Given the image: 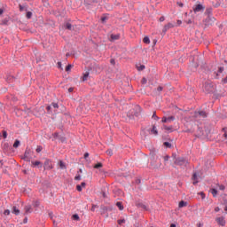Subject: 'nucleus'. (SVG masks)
<instances>
[{
	"instance_id": "obj_6",
	"label": "nucleus",
	"mask_w": 227,
	"mask_h": 227,
	"mask_svg": "<svg viewBox=\"0 0 227 227\" xmlns=\"http://www.w3.org/2000/svg\"><path fill=\"white\" fill-rule=\"evenodd\" d=\"M151 166L154 168V169H159V168H160L161 163H160V160H159V157L157 156V159L151 160Z\"/></svg>"
},
{
	"instance_id": "obj_26",
	"label": "nucleus",
	"mask_w": 227,
	"mask_h": 227,
	"mask_svg": "<svg viewBox=\"0 0 227 227\" xmlns=\"http://www.w3.org/2000/svg\"><path fill=\"white\" fill-rule=\"evenodd\" d=\"M212 7L207 8L205 12V15H207V17H212Z\"/></svg>"
},
{
	"instance_id": "obj_29",
	"label": "nucleus",
	"mask_w": 227,
	"mask_h": 227,
	"mask_svg": "<svg viewBox=\"0 0 227 227\" xmlns=\"http://www.w3.org/2000/svg\"><path fill=\"white\" fill-rule=\"evenodd\" d=\"M59 166L60 169H67V165H65V162H63V160H59Z\"/></svg>"
},
{
	"instance_id": "obj_54",
	"label": "nucleus",
	"mask_w": 227,
	"mask_h": 227,
	"mask_svg": "<svg viewBox=\"0 0 227 227\" xmlns=\"http://www.w3.org/2000/svg\"><path fill=\"white\" fill-rule=\"evenodd\" d=\"M106 20H107V17H106V16L101 17V22H102V24H105Z\"/></svg>"
},
{
	"instance_id": "obj_17",
	"label": "nucleus",
	"mask_w": 227,
	"mask_h": 227,
	"mask_svg": "<svg viewBox=\"0 0 227 227\" xmlns=\"http://www.w3.org/2000/svg\"><path fill=\"white\" fill-rule=\"evenodd\" d=\"M10 22V17H6L5 19L0 21V26H8Z\"/></svg>"
},
{
	"instance_id": "obj_37",
	"label": "nucleus",
	"mask_w": 227,
	"mask_h": 227,
	"mask_svg": "<svg viewBox=\"0 0 227 227\" xmlns=\"http://www.w3.org/2000/svg\"><path fill=\"white\" fill-rule=\"evenodd\" d=\"M163 145L166 147V148H171L173 146V145H171V143L169 142H164L163 143Z\"/></svg>"
},
{
	"instance_id": "obj_57",
	"label": "nucleus",
	"mask_w": 227,
	"mask_h": 227,
	"mask_svg": "<svg viewBox=\"0 0 227 227\" xmlns=\"http://www.w3.org/2000/svg\"><path fill=\"white\" fill-rule=\"evenodd\" d=\"M106 153H107V155H109L110 157H112V155H113V151H112L111 149H108V150L106 151Z\"/></svg>"
},
{
	"instance_id": "obj_34",
	"label": "nucleus",
	"mask_w": 227,
	"mask_h": 227,
	"mask_svg": "<svg viewBox=\"0 0 227 227\" xmlns=\"http://www.w3.org/2000/svg\"><path fill=\"white\" fill-rule=\"evenodd\" d=\"M102 162H98L97 164L94 165L95 169H100V168H103Z\"/></svg>"
},
{
	"instance_id": "obj_49",
	"label": "nucleus",
	"mask_w": 227,
	"mask_h": 227,
	"mask_svg": "<svg viewBox=\"0 0 227 227\" xmlns=\"http://www.w3.org/2000/svg\"><path fill=\"white\" fill-rule=\"evenodd\" d=\"M27 19H31V17H33V12H27L26 14Z\"/></svg>"
},
{
	"instance_id": "obj_15",
	"label": "nucleus",
	"mask_w": 227,
	"mask_h": 227,
	"mask_svg": "<svg viewBox=\"0 0 227 227\" xmlns=\"http://www.w3.org/2000/svg\"><path fill=\"white\" fill-rule=\"evenodd\" d=\"M3 150L4 152H10V150H12V145L9 143H4L3 145Z\"/></svg>"
},
{
	"instance_id": "obj_30",
	"label": "nucleus",
	"mask_w": 227,
	"mask_h": 227,
	"mask_svg": "<svg viewBox=\"0 0 227 227\" xmlns=\"http://www.w3.org/2000/svg\"><path fill=\"white\" fill-rule=\"evenodd\" d=\"M6 81L10 84V82H13V81H15V77L12 75H8L6 78Z\"/></svg>"
},
{
	"instance_id": "obj_48",
	"label": "nucleus",
	"mask_w": 227,
	"mask_h": 227,
	"mask_svg": "<svg viewBox=\"0 0 227 227\" xmlns=\"http://www.w3.org/2000/svg\"><path fill=\"white\" fill-rule=\"evenodd\" d=\"M46 109H47L49 114H51V113H52V106H51V105L48 106L46 107Z\"/></svg>"
},
{
	"instance_id": "obj_8",
	"label": "nucleus",
	"mask_w": 227,
	"mask_h": 227,
	"mask_svg": "<svg viewBox=\"0 0 227 227\" xmlns=\"http://www.w3.org/2000/svg\"><path fill=\"white\" fill-rule=\"evenodd\" d=\"M29 153H31V149H26L24 157H21V159H23V160H26L27 162H30L31 158H29Z\"/></svg>"
},
{
	"instance_id": "obj_3",
	"label": "nucleus",
	"mask_w": 227,
	"mask_h": 227,
	"mask_svg": "<svg viewBox=\"0 0 227 227\" xmlns=\"http://www.w3.org/2000/svg\"><path fill=\"white\" fill-rule=\"evenodd\" d=\"M174 164H176V166L186 168L187 164H189V161L184 157H178L177 159H176V160H174Z\"/></svg>"
},
{
	"instance_id": "obj_5",
	"label": "nucleus",
	"mask_w": 227,
	"mask_h": 227,
	"mask_svg": "<svg viewBox=\"0 0 227 227\" xmlns=\"http://www.w3.org/2000/svg\"><path fill=\"white\" fill-rule=\"evenodd\" d=\"M204 22V26H205V28L212 26L214 24V22H215V18L212 17V16H207V19H205L203 20Z\"/></svg>"
},
{
	"instance_id": "obj_16",
	"label": "nucleus",
	"mask_w": 227,
	"mask_h": 227,
	"mask_svg": "<svg viewBox=\"0 0 227 227\" xmlns=\"http://www.w3.org/2000/svg\"><path fill=\"white\" fill-rule=\"evenodd\" d=\"M149 132L154 136H159V130H157V127L155 125H153V128L149 129Z\"/></svg>"
},
{
	"instance_id": "obj_61",
	"label": "nucleus",
	"mask_w": 227,
	"mask_h": 227,
	"mask_svg": "<svg viewBox=\"0 0 227 227\" xmlns=\"http://www.w3.org/2000/svg\"><path fill=\"white\" fill-rule=\"evenodd\" d=\"M223 130L224 132L223 137H225V139H227V133H226L227 128H223Z\"/></svg>"
},
{
	"instance_id": "obj_40",
	"label": "nucleus",
	"mask_w": 227,
	"mask_h": 227,
	"mask_svg": "<svg viewBox=\"0 0 227 227\" xmlns=\"http://www.w3.org/2000/svg\"><path fill=\"white\" fill-rule=\"evenodd\" d=\"M152 118H153V120H155L156 121H159V120H160L159 116H157L156 112H153V114Z\"/></svg>"
},
{
	"instance_id": "obj_2",
	"label": "nucleus",
	"mask_w": 227,
	"mask_h": 227,
	"mask_svg": "<svg viewBox=\"0 0 227 227\" xmlns=\"http://www.w3.org/2000/svg\"><path fill=\"white\" fill-rule=\"evenodd\" d=\"M141 106L137 105L133 109L129 110L127 114V116L129 120H134V117L137 118L141 114Z\"/></svg>"
},
{
	"instance_id": "obj_9",
	"label": "nucleus",
	"mask_w": 227,
	"mask_h": 227,
	"mask_svg": "<svg viewBox=\"0 0 227 227\" xmlns=\"http://www.w3.org/2000/svg\"><path fill=\"white\" fill-rule=\"evenodd\" d=\"M98 3V0H84V5L86 8H91L93 6V4Z\"/></svg>"
},
{
	"instance_id": "obj_58",
	"label": "nucleus",
	"mask_w": 227,
	"mask_h": 227,
	"mask_svg": "<svg viewBox=\"0 0 227 227\" xmlns=\"http://www.w3.org/2000/svg\"><path fill=\"white\" fill-rule=\"evenodd\" d=\"M146 82H148V80H146L145 77L142 78L141 83L142 84H146Z\"/></svg>"
},
{
	"instance_id": "obj_62",
	"label": "nucleus",
	"mask_w": 227,
	"mask_h": 227,
	"mask_svg": "<svg viewBox=\"0 0 227 227\" xmlns=\"http://www.w3.org/2000/svg\"><path fill=\"white\" fill-rule=\"evenodd\" d=\"M172 158L174 159V160H176V159H178V157H176V153H172Z\"/></svg>"
},
{
	"instance_id": "obj_14",
	"label": "nucleus",
	"mask_w": 227,
	"mask_h": 227,
	"mask_svg": "<svg viewBox=\"0 0 227 227\" xmlns=\"http://www.w3.org/2000/svg\"><path fill=\"white\" fill-rule=\"evenodd\" d=\"M215 221L219 224V226H224V224H226V221L224 220V216L217 217L215 219Z\"/></svg>"
},
{
	"instance_id": "obj_18",
	"label": "nucleus",
	"mask_w": 227,
	"mask_h": 227,
	"mask_svg": "<svg viewBox=\"0 0 227 227\" xmlns=\"http://www.w3.org/2000/svg\"><path fill=\"white\" fill-rule=\"evenodd\" d=\"M151 160H155L157 159V153H155V149H152L150 152Z\"/></svg>"
},
{
	"instance_id": "obj_22",
	"label": "nucleus",
	"mask_w": 227,
	"mask_h": 227,
	"mask_svg": "<svg viewBox=\"0 0 227 227\" xmlns=\"http://www.w3.org/2000/svg\"><path fill=\"white\" fill-rule=\"evenodd\" d=\"M31 212H32L31 206H26L25 207V213L23 214V215H27L28 214H31Z\"/></svg>"
},
{
	"instance_id": "obj_38",
	"label": "nucleus",
	"mask_w": 227,
	"mask_h": 227,
	"mask_svg": "<svg viewBox=\"0 0 227 227\" xmlns=\"http://www.w3.org/2000/svg\"><path fill=\"white\" fill-rule=\"evenodd\" d=\"M145 68V65L137 66V70H138V72H142Z\"/></svg>"
},
{
	"instance_id": "obj_10",
	"label": "nucleus",
	"mask_w": 227,
	"mask_h": 227,
	"mask_svg": "<svg viewBox=\"0 0 227 227\" xmlns=\"http://www.w3.org/2000/svg\"><path fill=\"white\" fill-rule=\"evenodd\" d=\"M173 27H175V25H173V23H168L167 25L164 26V27L162 29V34L166 35L168 30L173 28Z\"/></svg>"
},
{
	"instance_id": "obj_35",
	"label": "nucleus",
	"mask_w": 227,
	"mask_h": 227,
	"mask_svg": "<svg viewBox=\"0 0 227 227\" xmlns=\"http://www.w3.org/2000/svg\"><path fill=\"white\" fill-rule=\"evenodd\" d=\"M211 193H212L213 197L215 198V196H217V189L212 188Z\"/></svg>"
},
{
	"instance_id": "obj_41",
	"label": "nucleus",
	"mask_w": 227,
	"mask_h": 227,
	"mask_svg": "<svg viewBox=\"0 0 227 227\" xmlns=\"http://www.w3.org/2000/svg\"><path fill=\"white\" fill-rule=\"evenodd\" d=\"M33 206L35 207V208H38V207H40V201L38 200L34 201Z\"/></svg>"
},
{
	"instance_id": "obj_46",
	"label": "nucleus",
	"mask_w": 227,
	"mask_h": 227,
	"mask_svg": "<svg viewBox=\"0 0 227 227\" xmlns=\"http://www.w3.org/2000/svg\"><path fill=\"white\" fill-rule=\"evenodd\" d=\"M42 150H43V147H42V145H38L37 148L35 149V152L37 153H40V152H42Z\"/></svg>"
},
{
	"instance_id": "obj_28",
	"label": "nucleus",
	"mask_w": 227,
	"mask_h": 227,
	"mask_svg": "<svg viewBox=\"0 0 227 227\" xmlns=\"http://www.w3.org/2000/svg\"><path fill=\"white\" fill-rule=\"evenodd\" d=\"M116 207H118L119 210H123L124 207H123V202L121 201H118L116 202Z\"/></svg>"
},
{
	"instance_id": "obj_45",
	"label": "nucleus",
	"mask_w": 227,
	"mask_h": 227,
	"mask_svg": "<svg viewBox=\"0 0 227 227\" xmlns=\"http://www.w3.org/2000/svg\"><path fill=\"white\" fill-rule=\"evenodd\" d=\"M72 64H68L67 67H66V72H70V70H72Z\"/></svg>"
},
{
	"instance_id": "obj_39",
	"label": "nucleus",
	"mask_w": 227,
	"mask_h": 227,
	"mask_svg": "<svg viewBox=\"0 0 227 227\" xmlns=\"http://www.w3.org/2000/svg\"><path fill=\"white\" fill-rule=\"evenodd\" d=\"M143 42L144 43H146V44L150 43V37L145 36L143 39Z\"/></svg>"
},
{
	"instance_id": "obj_56",
	"label": "nucleus",
	"mask_w": 227,
	"mask_h": 227,
	"mask_svg": "<svg viewBox=\"0 0 227 227\" xmlns=\"http://www.w3.org/2000/svg\"><path fill=\"white\" fill-rule=\"evenodd\" d=\"M223 72H224V67H220L218 68V74H223Z\"/></svg>"
},
{
	"instance_id": "obj_59",
	"label": "nucleus",
	"mask_w": 227,
	"mask_h": 227,
	"mask_svg": "<svg viewBox=\"0 0 227 227\" xmlns=\"http://www.w3.org/2000/svg\"><path fill=\"white\" fill-rule=\"evenodd\" d=\"M83 157H84L85 160L88 161V157H90V153H85Z\"/></svg>"
},
{
	"instance_id": "obj_42",
	"label": "nucleus",
	"mask_w": 227,
	"mask_h": 227,
	"mask_svg": "<svg viewBox=\"0 0 227 227\" xmlns=\"http://www.w3.org/2000/svg\"><path fill=\"white\" fill-rule=\"evenodd\" d=\"M59 140L60 143H65V141H67V137H65L63 136H59Z\"/></svg>"
},
{
	"instance_id": "obj_44",
	"label": "nucleus",
	"mask_w": 227,
	"mask_h": 227,
	"mask_svg": "<svg viewBox=\"0 0 227 227\" xmlns=\"http://www.w3.org/2000/svg\"><path fill=\"white\" fill-rule=\"evenodd\" d=\"M2 136H3L4 139H6V137H8V132H6V130H3Z\"/></svg>"
},
{
	"instance_id": "obj_50",
	"label": "nucleus",
	"mask_w": 227,
	"mask_h": 227,
	"mask_svg": "<svg viewBox=\"0 0 227 227\" xmlns=\"http://www.w3.org/2000/svg\"><path fill=\"white\" fill-rule=\"evenodd\" d=\"M76 190L78 191V192H82V186H81V184H77L76 185Z\"/></svg>"
},
{
	"instance_id": "obj_33",
	"label": "nucleus",
	"mask_w": 227,
	"mask_h": 227,
	"mask_svg": "<svg viewBox=\"0 0 227 227\" xmlns=\"http://www.w3.org/2000/svg\"><path fill=\"white\" fill-rule=\"evenodd\" d=\"M88 77H90V71L83 74L82 81H88Z\"/></svg>"
},
{
	"instance_id": "obj_51",
	"label": "nucleus",
	"mask_w": 227,
	"mask_h": 227,
	"mask_svg": "<svg viewBox=\"0 0 227 227\" xmlns=\"http://www.w3.org/2000/svg\"><path fill=\"white\" fill-rule=\"evenodd\" d=\"M117 223H118V224H120V226H121V224H124L125 219L118 220Z\"/></svg>"
},
{
	"instance_id": "obj_21",
	"label": "nucleus",
	"mask_w": 227,
	"mask_h": 227,
	"mask_svg": "<svg viewBox=\"0 0 227 227\" xmlns=\"http://www.w3.org/2000/svg\"><path fill=\"white\" fill-rule=\"evenodd\" d=\"M12 213L14 214V215H19L20 214V210L17 208V206H13Z\"/></svg>"
},
{
	"instance_id": "obj_32",
	"label": "nucleus",
	"mask_w": 227,
	"mask_h": 227,
	"mask_svg": "<svg viewBox=\"0 0 227 227\" xmlns=\"http://www.w3.org/2000/svg\"><path fill=\"white\" fill-rule=\"evenodd\" d=\"M73 221H81V217H79L78 214H74L72 215Z\"/></svg>"
},
{
	"instance_id": "obj_1",
	"label": "nucleus",
	"mask_w": 227,
	"mask_h": 227,
	"mask_svg": "<svg viewBox=\"0 0 227 227\" xmlns=\"http://www.w3.org/2000/svg\"><path fill=\"white\" fill-rule=\"evenodd\" d=\"M203 91L207 95L213 93V97L215 100H219L221 97H223V93L219 92V90L215 89V85L212 82H206L203 86Z\"/></svg>"
},
{
	"instance_id": "obj_52",
	"label": "nucleus",
	"mask_w": 227,
	"mask_h": 227,
	"mask_svg": "<svg viewBox=\"0 0 227 227\" xmlns=\"http://www.w3.org/2000/svg\"><path fill=\"white\" fill-rule=\"evenodd\" d=\"M10 214H11L10 209H5V210L4 211V215H10Z\"/></svg>"
},
{
	"instance_id": "obj_19",
	"label": "nucleus",
	"mask_w": 227,
	"mask_h": 227,
	"mask_svg": "<svg viewBox=\"0 0 227 227\" xmlns=\"http://www.w3.org/2000/svg\"><path fill=\"white\" fill-rule=\"evenodd\" d=\"M192 180H193V185H196L198 184V173L194 172L192 176Z\"/></svg>"
},
{
	"instance_id": "obj_25",
	"label": "nucleus",
	"mask_w": 227,
	"mask_h": 227,
	"mask_svg": "<svg viewBox=\"0 0 227 227\" xmlns=\"http://www.w3.org/2000/svg\"><path fill=\"white\" fill-rule=\"evenodd\" d=\"M33 166H35V168H42L43 164L42 161L39 160H35V161H32Z\"/></svg>"
},
{
	"instance_id": "obj_4",
	"label": "nucleus",
	"mask_w": 227,
	"mask_h": 227,
	"mask_svg": "<svg viewBox=\"0 0 227 227\" xmlns=\"http://www.w3.org/2000/svg\"><path fill=\"white\" fill-rule=\"evenodd\" d=\"M113 206H104L101 205L100 206V212H101V215H106V217H109V213L107 212H113Z\"/></svg>"
},
{
	"instance_id": "obj_23",
	"label": "nucleus",
	"mask_w": 227,
	"mask_h": 227,
	"mask_svg": "<svg viewBox=\"0 0 227 227\" xmlns=\"http://www.w3.org/2000/svg\"><path fill=\"white\" fill-rule=\"evenodd\" d=\"M137 207L138 208H143L144 210H146V211L149 210V209H148V207H146V205H145V204H143V203H141V202L137 203Z\"/></svg>"
},
{
	"instance_id": "obj_20",
	"label": "nucleus",
	"mask_w": 227,
	"mask_h": 227,
	"mask_svg": "<svg viewBox=\"0 0 227 227\" xmlns=\"http://www.w3.org/2000/svg\"><path fill=\"white\" fill-rule=\"evenodd\" d=\"M195 115L202 116V118H207V112L205 111L195 112Z\"/></svg>"
},
{
	"instance_id": "obj_60",
	"label": "nucleus",
	"mask_w": 227,
	"mask_h": 227,
	"mask_svg": "<svg viewBox=\"0 0 227 227\" xmlns=\"http://www.w3.org/2000/svg\"><path fill=\"white\" fill-rule=\"evenodd\" d=\"M57 66H58V68H59L60 70H63V67H62L61 62H58Z\"/></svg>"
},
{
	"instance_id": "obj_36",
	"label": "nucleus",
	"mask_w": 227,
	"mask_h": 227,
	"mask_svg": "<svg viewBox=\"0 0 227 227\" xmlns=\"http://www.w3.org/2000/svg\"><path fill=\"white\" fill-rule=\"evenodd\" d=\"M170 121H175V116L167 117V123H170Z\"/></svg>"
},
{
	"instance_id": "obj_7",
	"label": "nucleus",
	"mask_w": 227,
	"mask_h": 227,
	"mask_svg": "<svg viewBox=\"0 0 227 227\" xmlns=\"http://www.w3.org/2000/svg\"><path fill=\"white\" fill-rule=\"evenodd\" d=\"M194 13H198L200 12H205V6L201 4H196L193 8Z\"/></svg>"
},
{
	"instance_id": "obj_47",
	"label": "nucleus",
	"mask_w": 227,
	"mask_h": 227,
	"mask_svg": "<svg viewBox=\"0 0 227 227\" xmlns=\"http://www.w3.org/2000/svg\"><path fill=\"white\" fill-rule=\"evenodd\" d=\"M51 107H52L53 109H58V107H59V106L58 105V103H51Z\"/></svg>"
},
{
	"instance_id": "obj_43",
	"label": "nucleus",
	"mask_w": 227,
	"mask_h": 227,
	"mask_svg": "<svg viewBox=\"0 0 227 227\" xmlns=\"http://www.w3.org/2000/svg\"><path fill=\"white\" fill-rule=\"evenodd\" d=\"M163 129H164L165 130H170V131H172V130H173V126L168 127V126H167V125H163Z\"/></svg>"
},
{
	"instance_id": "obj_63",
	"label": "nucleus",
	"mask_w": 227,
	"mask_h": 227,
	"mask_svg": "<svg viewBox=\"0 0 227 227\" xmlns=\"http://www.w3.org/2000/svg\"><path fill=\"white\" fill-rule=\"evenodd\" d=\"M199 194L201 196L202 200H205V192H200Z\"/></svg>"
},
{
	"instance_id": "obj_55",
	"label": "nucleus",
	"mask_w": 227,
	"mask_h": 227,
	"mask_svg": "<svg viewBox=\"0 0 227 227\" xmlns=\"http://www.w3.org/2000/svg\"><path fill=\"white\" fill-rule=\"evenodd\" d=\"M135 184H136L137 185H139V184H141V178H137V179L135 180Z\"/></svg>"
},
{
	"instance_id": "obj_31",
	"label": "nucleus",
	"mask_w": 227,
	"mask_h": 227,
	"mask_svg": "<svg viewBox=\"0 0 227 227\" xmlns=\"http://www.w3.org/2000/svg\"><path fill=\"white\" fill-rule=\"evenodd\" d=\"M12 146L13 148H19V146H20V140L16 139Z\"/></svg>"
},
{
	"instance_id": "obj_24",
	"label": "nucleus",
	"mask_w": 227,
	"mask_h": 227,
	"mask_svg": "<svg viewBox=\"0 0 227 227\" xmlns=\"http://www.w3.org/2000/svg\"><path fill=\"white\" fill-rule=\"evenodd\" d=\"M110 38H111V42H115V40H120V34H117V35L112 34L110 35Z\"/></svg>"
},
{
	"instance_id": "obj_27",
	"label": "nucleus",
	"mask_w": 227,
	"mask_h": 227,
	"mask_svg": "<svg viewBox=\"0 0 227 227\" xmlns=\"http://www.w3.org/2000/svg\"><path fill=\"white\" fill-rule=\"evenodd\" d=\"M179 208H184V207H187V201L181 200L178 205Z\"/></svg>"
},
{
	"instance_id": "obj_11",
	"label": "nucleus",
	"mask_w": 227,
	"mask_h": 227,
	"mask_svg": "<svg viewBox=\"0 0 227 227\" xmlns=\"http://www.w3.org/2000/svg\"><path fill=\"white\" fill-rule=\"evenodd\" d=\"M197 137H203V136H207L206 134H205V130H203V128H198V129H197V133H196V135H195Z\"/></svg>"
},
{
	"instance_id": "obj_64",
	"label": "nucleus",
	"mask_w": 227,
	"mask_h": 227,
	"mask_svg": "<svg viewBox=\"0 0 227 227\" xmlns=\"http://www.w3.org/2000/svg\"><path fill=\"white\" fill-rule=\"evenodd\" d=\"M74 180H76V181L81 180V175H77V176L74 177Z\"/></svg>"
},
{
	"instance_id": "obj_53",
	"label": "nucleus",
	"mask_w": 227,
	"mask_h": 227,
	"mask_svg": "<svg viewBox=\"0 0 227 227\" xmlns=\"http://www.w3.org/2000/svg\"><path fill=\"white\" fill-rule=\"evenodd\" d=\"M161 123H168V117L166 116L162 117Z\"/></svg>"
},
{
	"instance_id": "obj_12",
	"label": "nucleus",
	"mask_w": 227,
	"mask_h": 227,
	"mask_svg": "<svg viewBox=\"0 0 227 227\" xmlns=\"http://www.w3.org/2000/svg\"><path fill=\"white\" fill-rule=\"evenodd\" d=\"M64 27H65V29H67L68 31H74L75 30V27H74V25H72L70 22H66L64 24Z\"/></svg>"
},
{
	"instance_id": "obj_13",
	"label": "nucleus",
	"mask_w": 227,
	"mask_h": 227,
	"mask_svg": "<svg viewBox=\"0 0 227 227\" xmlns=\"http://www.w3.org/2000/svg\"><path fill=\"white\" fill-rule=\"evenodd\" d=\"M44 169L51 170L52 169V163H51V160L46 159L44 161Z\"/></svg>"
}]
</instances>
